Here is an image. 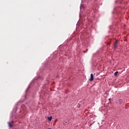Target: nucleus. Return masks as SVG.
Segmentation results:
<instances>
[{"mask_svg": "<svg viewBox=\"0 0 129 129\" xmlns=\"http://www.w3.org/2000/svg\"><path fill=\"white\" fill-rule=\"evenodd\" d=\"M117 42H118V41L116 40V41L114 43V45H113L114 49L117 48Z\"/></svg>", "mask_w": 129, "mask_h": 129, "instance_id": "obj_1", "label": "nucleus"}, {"mask_svg": "<svg viewBox=\"0 0 129 129\" xmlns=\"http://www.w3.org/2000/svg\"><path fill=\"white\" fill-rule=\"evenodd\" d=\"M94 77L93 76V74H91V78L89 79V81H93Z\"/></svg>", "mask_w": 129, "mask_h": 129, "instance_id": "obj_2", "label": "nucleus"}, {"mask_svg": "<svg viewBox=\"0 0 129 129\" xmlns=\"http://www.w3.org/2000/svg\"><path fill=\"white\" fill-rule=\"evenodd\" d=\"M8 125L10 127H13V121L8 122Z\"/></svg>", "mask_w": 129, "mask_h": 129, "instance_id": "obj_3", "label": "nucleus"}, {"mask_svg": "<svg viewBox=\"0 0 129 129\" xmlns=\"http://www.w3.org/2000/svg\"><path fill=\"white\" fill-rule=\"evenodd\" d=\"M48 120H49V121H51L52 120V116L48 117Z\"/></svg>", "mask_w": 129, "mask_h": 129, "instance_id": "obj_4", "label": "nucleus"}, {"mask_svg": "<svg viewBox=\"0 0 129 129\" xmlns=\"http://www.w3.org/2000/svg\"><path fill=\"white\" fill-rule=\"evenodd\" d=\"M118 73V71L115 72L114 74V76H117Z\"/></svg>", "mask_w": 129, "mask_h": 129, "instance_id": "obj_5", "label": "nucleus"}, {"mask_svg": "<svg viewBox=\"0 0 129 129\" xmlns=\"http://www.w3.org/2000/svg\"><path fill=\"white\" fill-rule=\"evenodd\" d=\"M119 102H120V104H121V103H122V100L121 99H119Z\"/></svg>", "mask_w": 129, "mask_h": 129, "instance_id": "obj_6", "label": "nucleus"}, {"mask_svg": "<svg viewBox=\"0 0 129 129\" xmlns=\"http://www.w3.org/2000/svg\"><path fill=\"white\" fill-rule=\"evenodd\" d=\"M110 100H111V98H109V99H108V101H110Z\"/></svg>", "mask_w": 129, "mask_h": 129, "instance_id": "obj_7", "label": "nucleus"}, {"mask_svg": "<svg viewBox=\"0 0 129 129\" xmlns=\"http://www.w3.org/2000/svg\"><path fill=\"white\" fill-rule=\"evenodd\" d=\"M48 129H51V128H48Z\"/></svg>", "mask_w": 129, "mask_h": 129, "instance_id": "obj_8", "label": "nucleus"}]
</instances>
